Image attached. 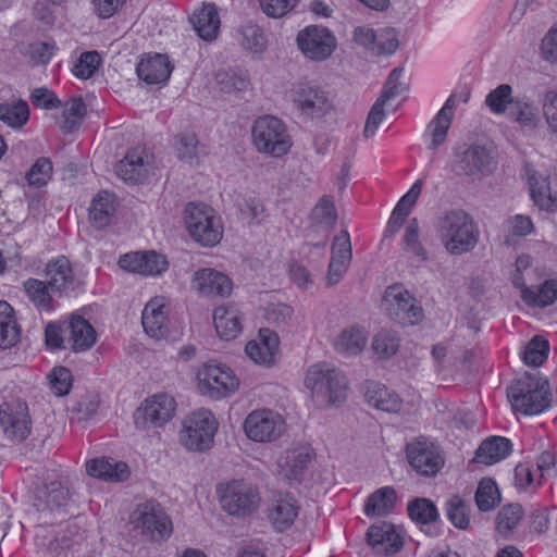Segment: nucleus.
I'll return each mask as SVG.
<instances>
[{
  "mask_svg": "<svg viewBox=\"0 0 557 557\" xmlns=\"http://www.w3.org/2000/svg\"><path fill=\"white\" fill-rule=\"evenodd\" d=\"M470 95V89L468 87H463L459 92L451 94L448 97L442 109L428 125L424 136L430 137V144L428 146L429 149L436 150L446 141L447 133L454 116V110L458 103L468 102Z\"/></svg>",
  "mask_w": 557,
  "mask_h": 557,
  "instance_id": "dca6fc26",
  "label": "nucleus"
},
{
  "mask_svg": "<svg viewBox=\"0 0 557 557\" xmlns=\"http://www.w3.org/2000/svg\"><path fill=\"white\" fill-rule=\"evenodd\" d=\"M191 286L202 296L227 297L232 292L233 283L224 273L211 268H203L195 272Z\"/></svg>",
  "mask_w": 557,
  "mask_h": 557,
  "instance_id": "412c9836",
  "label": "nucleus"
},
{
  "mask_svg": "<svg viewBox=\"0 0 557 557\" xmlns=\"http://www.w3.org/2000/svg\"><path fill=\"white\" fill-rule=\"evenodd\" d=\"M197 377L201 394L213 399L227 397L239 386L238 379L224 364L207 363L199 370Z\"/></svg>",
  "mask_w": 557,
  "mask_h": 557,
  "instance_id": "1a4fd4ad",
  "label": "nucleus"
},
{
  "mask_svg": "<svg viewBox=\"0 0 557 557\" xmlns=\"http://www.w3.org/2000/svg\"><path fill=\"white\" fill-rule=\"evenodd\" d=\"M190 22L200 38L211 41L216 38L220 28V17L214 4H205L194 12Z\"/></svg>",
  "mask_w": 557,
  "mask_h": 557,
  "instance_id": "f704fd0d",
  "label": "nucleus"
},
{
  "mask_svg": "<svg viewBox=\"0 0 557 557\" xmlns=\"http://www.w3.org/2000/svg\"><path fill=\"white\" fill-rule=\"evenodd\" d=\"M66 331L67 347L75 352L86 351L96 343L97 334L94 326L79 314L70 317Z\"/></svg>",
  "mask_w": 557,
  "mask_h": 557,
  "instance_id": "bb28decb",
  "label": "nucleus"
},
{
  "mask_svg": "<svg viewBox=\"0 0 557 557\" xmlns=\"http://www.w3.org/2000/svg\"><path fill=\"white\" fill-rule=\"evenodd\" d=\"M28 300L38 311H51L54 309V301L47 281L28 278L23 284Z\"/></svg>",
  "mask_w": 557,
  "mask_h": 557,
  "instance_id": "a19ab883",
  "label": "nucleus"
},
{
  "mask_svg": "<svg viewBox=\"0 0 557 557\" xmlns=\"http://www.w3.org/2000/svg\"><path fill=\"white\" fill-rule=\"evenodd\" d=\"M216 81L221 90L228 94L246 90L250 86L248 76L236 71H221L216 75Z\"/></svg>",
  "mask_w": 557,
  "mask_h": 557,
  "instance_id": "13d9d810",
  "label": "nucleus"
},
{
  "mask_svg": "<svg viewBox=\"0 0 557 557\" xmlns=\"http://www.w3.org/2000/svg\"><path fill=\"white\" fill-rule=\"evenodd\" d=\"M515 98L512 97V87L502 84L487 94L485 104L493 113L503 114L508 111Z\"/></svg>",
  "mask_w": 557,
  "mask_h": 557,
  "instance_id": "864d4df0",
  "label": "nucleus"
},
{
  "mask_svg": "<svg viewBox=\"0 0 557 557\" xmlns=\"http://www.w3.org/2000/svg\"><path fill=\"white\" fill-rule=\"evenodd\" d=\"M219 423L211 411L200 409L191 412L182 422L178 440L190 451H207L214 442Z\"/></svg>",
  "mask_w": 557,
  "mask_h": 557,
  "instance_id": "20e7f679",
  "label": "nucleus"
},
{
  "mask_svg": "<svg viewBox=\"0 0 557 557\" xmlns=\"http://www.w3.org/2000/svg\"><path fill=\"white\" fill-rule=\"evenodd\" d=\"M136 527L153 542L168 540L173 531L172 521L160 504L148 502L138 506Z\"/></svg>",
  "mask_w": 557,
  "mask_h": 557,
  "instance_id": "ddd939ff",
  "label": "nucleus"
},
{
  "mask_svg": "<svg viewBox=\"0 0 557 557\" xmlns=\"http://www.w3.org/2000/svg\"><path fill=\"white\" fill-rule=\"evenodd\" d=\"M507 397L515 411L525 416L539 414L550 406L548 381L539 372H525L507 388Z\"/></svg>",
  "mask_w": 557,
  "mask_h": 557,
  "instance_id": "f03ea898",
  "label": "nucleus"
},
{
  "mask_svg": "<svg viewBox=\"0 0 557 557\" xmlns=\"http://www.w3.org/2000/svg\"><path fill=\"white\" fill-rule=\"evenodd\" d=\"M548 351V342L543 336L535 335L524 347L522 358L525 364L539 367L546 360Z\"/></svg>",
  "mask_w": 557,
  "mask_h": 557,
  "instance_id": "5fc2aeb1",
  "label": "nucleus"
},
{
  "mask_svg": "<svg viewBox=\"0 0 557 557\" xmlns=\"http://www.w3.org/2000/svg\"><path fill=\"white\" fill-rule=\"evenodd\" d=\"M175 149L180 160L194 163L203 152V147L194 133H182L175 137Z\"/></svg>",
  "mask_w": 557,
  "mask_h": 557,
  "instance_id": "49530a36",
  "label": "nucleus"
},
{
  "mask_svg": "<svg viewBox=\"0 0 557 557\" xmlns=\"http://www.w3.org/2000/svg\"><path fill=\"white\" fill-rule=\"evenodd\" d=\"M150 171L151 164L144 154V150L139 148L129 150L115 166L116 174L123 181L131 183H141L148 177Z\"/></svg>",
  "mask_w": 557,
  "mask_h": 557,
  "instance_id": "a878e982",
  "label": "nucleus"
},
{
  "mask_svg": "<svg viewBox=\"0 0 557 557\" xmlns=\"http://www.w3.org/2000/svg\"><path fill=\"white\" fill-rule=\"evenodd\" d=\"M407 511L412 521L421 524H429L438 518L436 506L428 498H416L409 502Z\"/></svg>",
  "mask_w": 557,
  "mask_h": 557,
  "instance_id": "8fccbe9b",
  "label": "nucleus"
},
{
  "mask_svg": "<svg viewBox=\"0 0 557 557\" xmlns=\"http://www.w3.org/2000/svg\"><path fill=\"white\" fill-rule=\"evenodd\" d=\"M523 515L524 511L520 504H508L503 506L496 518L498 532L503 534L511 532L519 524Z\"/></svg>",
  "mask_w": 557,
  "mask_h": 557,
  "instance_id": "4d7b16f0",
  "label": "nucleus"
},
{
  "mask_svg": "<svg viewBox=\"0 0 557 557\" xmlns=\"http://www.w3.org/2000/svg\"><path fill=\"white\" fill-rule=\"evenodd\" d=\"M448 520L458 529L467 530L470 525V508L459 496H454L446 503Z\"/></svg>",
  "mask_w": 557,
  "mask_h": 557,
  "instance_id": "6e6d98bb",
  "label": "nucleus"
},
{
  "mask_svg": "<svg viewBox=\"0 0 557 557\" xmlns=\"http://www.w3.org/2000/svg\"><path fill=\"white\" fill-rule=\"evenodd\" d=\"M242 46L253 53H261L267 47V39L263 30L253 24H248L242 29Z\"/></svg>",
  "mask_w": 557,
  "mask_h": 557,
  "instance_id": "052dcab7",
  "label": "nucleus"
},
{
  "mask_svg": "<svg viewBox=\"0 0 557 557\" xmlns=\"http://www.w3.org/2000/svg\"><path fill=\"white\" fill-rule=\"evenodd\" d=\"M305 385L319 407L344 401L347 396L348 381L345 374L327 363L311 366L306 374Z\"/></svg>",
  "mask_w": 557,
  "mask_h": 557,
  "instance_id": "7ed1b4c3",
  "label": "nucleus"
},
{
  "mask_svg": "<svg viewBox=\"0 0 557 557\" xmlns=\"http://www.w3.org/2000/svg\"><path fill=\"white\" fill-rule=\"evenodd\" d=\"M50 387L57 396L66 395L72 387V373L64 367H58L49 375Z\"/></svg>",
  "mask_w": 557,
  "mask_h": 557,
  "instance_id": "0e129e2a",
  "label": "nucleus"
},
{
  "mask_svg": "<svg viewBox=\"0 0 557 557\" xmlns=\"http://www.w3.org/2000/svg\"><path fill=\"white\" fill-rule=\"evenodd\" d=\"M492 161L491 152L484 146L465 145L456 152L455 171L459 175H483L490 171Z\"/></svg>",
  "mask_w": 557,
  "mask_h": 557,
  "instance_id": "6ab92c4d",
  "label": "nucleus"
},
{
  "mask_svg": "<svg viewBox=\"0 0 557 557\" xmlns=\"http://www.w3.org/2000/svg\"><path fill=\"white\" fill-rule=\"evenodd\" d=\"M296 42L304 57L314 62L327 60L337 48L334 34L321 25H309L299 30Z\"/></svg>",
  "mask_w": 557,
  "mask_h": 557,
  "instance_id": "6e6552de",
  "label": "nucleus"
},
{
  "mask_svg": "<svg viewBox=\"0 0 557 557\" xmlns=\"http://www.w3.org/2000/svg\"><path fill=\"white\" fill-rule=\"evenodd\" d=\"M383 305L391 319L404 325L417 324L423 318V310L416 298L399 285L386 289Z\"/></svg>",
  "mask_w": 557,
  "mask_h": 557,
  "instance_id": "9b49d317",
  "label": "nucleus"
},
{
  "mask_svg": "<svg viewBox=\"0 0 557 557\" xmlns=\"http://www.w3.org/2000/svg\"><path fill=\"white\" fill-rule=\"evenodd\" d=\"M475 504L481 511H490L500 502V493L492 479H482L478 485Z\"/></svg>",
  "mask_w": 557,
  "mask_h": 557,
  "instance_id": "09e8293b",
  "label": "nucleus"
},
{
  "mask_svg": "<svg viewBox=\"0 0 557 557\" xmlns=\"http://www.w3.org/2000/svg\"><path fill=\"white\" fill-rule=\"evenodd\" d=\"M248 438L258 443L275 441L284 430L282 417L271 410L262 409L250 412L244 421Z\"/></svg>",
  "mask_w": 557,
  "mask_h": 557,
  "instance_id": "f3484780",
  "label": "nucleus"
},
{
  "mask_svg": "<svg viewBox=\"0 0 557 557\" xmlns=\"http://www.w3.org/2000/svg\"><path fill=\"white\" fill-rule=\"evenodd\" d=\"M176 403L168 394H156L147 398L134 412L137 429L159 428L170 421L175 412Z\"/></svg>",
  "mask_w": 557,
  "mask_h": 557,
  "instance_id": "f8f14e48",
  "label": "nucleus"
},
{
  "mask_svg": "<svg viewBox=\"0 0 557 557\" xmlns=\"http://www.w3.org/2000/svg\"><path fill=\"white\" fill-rule=\"evenodd\" d=\"M312 220L319 224L332 226L335 224L337 213L331 197L324 196L313 208L311 213Z\"/></svg>",
  "mask_w": 557,
  "mask_h": 557,
  "instance_id": "e2e57ef3",
  "label": "nucleus"
},
{
  "mask_svg": "<svg viewBox=\"0 0 557 557\" xmlns=\"http://www.w3.org/2000/svg\"><path fill=\"white\" fill-rule=\"evenodd\" d=\"M507 114L509 119L522 126L535 127L536 125V114L531 101L527 97H516Z\"/></svg>",
  "mask_w": 557,
  "mask_h": 557,
  "instance_id": "3c124183",
  "label": "nucleus"
},
{
  "mask_svg": "<svg viewBox=\"0 0 557 557\" xmlns=\"http://www.w3.org/2000/svg\"><path fill=\"white\" fill-rule=\"evenodd\" d=\"M52 175V164L47 158H39L26 172L25 178L29 186L42 187Z\"/></svg>",
  "mask_w": 557,
  "mask_h": 557,
  "instance_id": "bf43d9fd",
  "label": "nucleus"
},
{
  "mask_svg": "<svg viewBox=\"0 0 557 557\" xmlns=\"http://www.w3.org/2000/svg\"><path fill=\"white\" fill-rule=\"evenodd\" d=\"M398 47V39L393 29L377 32L373 54H392Z\"/></svg>",
  "mask_w": 557,
  "mask_h": 557,
  "instance_id": "338daca9",
  "label": "nucleus"
},
{
  "mask_svg": "<svg viewBox=\"0 0 557 557\" xmlns=\"http://www.w3.org/2000/svg\"><path fill=\"white\" fill-rule=\"evenodd\" d=\"M251 134L252 143L261 153L277 158L286 154L292 147L285 124L272 115L258 117L253 123Z\"/></svg>",
  "mask_w": 557,
  "mask_h": 557,
  "instance_id": "423d86ee",
  "label": "nucleus"
},
{
  "mask_svg": "<svg viewBox=\"0 0 557 557\" xmlns=\"http://www.w3.org/2000/svg\"><path fill=\"white\" fill-rule=\"evenodd\" d=\"M47 284L51 293L59 297H71L83 289V281L65 256H59L49 260L44 270Z\"/></svg>",
  "mask_w": 557,
  "mask_h": 557,
  "instance_id": "9d476101",
  "label": "nucleus"
},
{
  "mask_svg": "<svg viewBox=\"0 0 557 557\" xmlns=\"http://www.w3.org/2000/svg\"><path fill=\"white\" fill-rule=\"evenodd\" d=\"M293 101L300 113L310 119H321L334 109L331 92L317 85H300L295 91Z\"/></svg>",
  "mask_w": 557,
  "mask_h": 557,
  "instance_id": "2eb2a0df",
  "label": "nucleus"
},
{
  "mask_svg": "<svg viewBox=\"0 0 557 557\" xmlns=\"http://www.w3.org/2000/svg\"><path fill=\"white\" fill-rule=\"evenodd\" d=\"M529 528L531 532L544 533L548 530V508L539 504L531 505L528 511Z\"/></svg>",
  "mask_w": 557,
  "mask_h": 557,
  "instance_id": "69168bd1",
  "label": "nucleus"
},
{
  "mask_svg": "<svg viewBox=\"0 0 557 557\" xmlns=\"http://www.w3.org/2000/svg\"><path fill=\"white\" fill-rule=\"evenodd\" d=\"M216 333L226 341L235 338L242 331L240 317L234 306H221L213 312Z\"/></svg>",
  "mask_w": 557,
  "mask_h": 557,
  "instance_id": "e433bc0d",
  "label": "nucleus"
},
{
  "mask_svg": "<svg viewBox=\"0 0 557 557\" xmlns=\"http://www.w3.org/2000/svg\"><path fill=\"white\" fill-rule=\"evenodd\" d=\"M163 304L159 300L149 301L141 314V323L145 332L153 338H162L168 333L166 318L163 311Z\"/></svg>",
  "mask_w": 557,
  "mask_h": 557,
  "instance_id": "58836bf2",
  "label": "nucleus"
},
{
  "mask_svg": "<svg viewBox=\"0 0 557 557\" xmlns=\"http://www.w3.org/2000/svg\"><path fill=\"white\" fill-rule=\"evenodd\" d=\"M407 457L410 466L423 476H434L444 466L438 447L428 442L408 444Z\"/></svg>",
  "mask_w": 557,
  "mask_h": 557,
  "instance_id": "a211bd4d",
  "label": "nucleus"
},
{
  "mask_svg": "<svg viewBox=\"0 0 557 557\" xmlns=\"http://www.w3.org/2000/svg\"><path fill=\"white\" fill-rule=\"evenodd\" d=\"M0 425L13 442H23L30 433L32 420L25 401L13 399L0 406Z\"/></svg>",
  "mask_w": 557,
  "mask_h": 557,
  "instance_id": "4468645a",
  "label": "nucleus"
},
{
  "mask_svg": "<svg viewBox=\"0 0 557 557\" xmlns=\"http://www.w3.org/2000/svg\"><path fill=\"white\" fill-rule=\"evenodd\" d=\"M419 222L417 218L409 221L403 236V248L406 252L410 253L419 263L429 260V252L420 240Z\"/></svg>",
  "mask_w": 557,
  "mask_h": 557,
  "instance_id": "c03bdc74",
  "label": "nucleus"
},
{
  "mask_svg": "<svg viewBox=\"0 0 557 557\" xmlns=\"http://www.w3.org/2000/svg\"><path fill=\"white\" fill-rule=\"evenodd\" d=\"M422 184V180H418L411 186V188L399 199L388 220L385 230V236H393L399 231L421 194Z\"/></svg>",
  "mask_w": 557,
  "mask_h": 557,
  "instance_id": "7c9ffc66",
  "label": "nucleus"
},
{
  "mask_svg": "<svg viewBox=\"0 0 557 557\" xmlns=\"http://www.w3.org/2000/svg\"><path fill=\"white\" fill-rule=\"evenodd\" d=\"M529 185L531 198L540 209L557 211V190L553 191L548 177L534 173L529 178Z\"/></svg>",
  "mask_w": 557,
  "mask_h": 557,
  "instance_id": "c9c22d12",
  "label": "nucleus"
},
{
  "mask_svg": "<svg viewBox=\"0 0 557 557\" xmlns=\"http://www.w3.org/2000/svg\"><path fill=\"white\" fill-rule=\"evenodd\" d=\"M367 343V336L363 330L350 327L344 330L335 339V350L345 356H356L362 351Z\"/></svg>",
  "mask_w": 557,
  "mask_h": 557,
  "instance_id": "37998d69",
  "label": "nucleus"
},
{
  "mask_svg": "<svg viewBox=\"0 0 557 557\" xmlns=\"http://www.w3.org/2000/svg\"><path fill=\"white\" fill-rule=\"evenodd\" d=\"M352 257L350 236L342 231L333 239L331 247V261L327 271V284H337L347 272Z\"/></svg>",
  "mask_w": 557,
  "mask_h": 557,
  "instance_id": "4be33fe9",
  "label": "nucleus"
},
{
  "mask_svg": "<svg viewBox=\"0 0 557 557\" xmlns=\"http://www.w3.org/2000/svg\"><path fill=\"white\" fill-rule=\"evenodd\" d=\"M367 541L379 555L395 554L403 546L399 534L386 522L371 525L367 532Z\"/></svg>",
  "mask_w": 557,
  "mask_h": 557,
  "instance_id": "cd10ccee",
  "label": "nucleus"
},
{
  "mask_svg": "<svg viewBox=\"0 0 557 557\" xmlns=\"http://www.w3.org/2000/svg\"><path fill=\"white\" fill-rule=\"evenodd\" d=\"M71 492L61 481H51L37 486L34 493V506L38 511H55L67 506Z\"/></svg>",
  "mask_w": 557,
  "mask_h": 557,
  "instance_id": "5701e85b",
  "label": "nucleus"
},
{
  "mask_svg": "<svg viewBox=\"0 0 557 557\" xmlns=\"http://www.w3.org/2000/svg\"><path fill=\"white\" fill-rule=\"evenodd\" d=\"M29 117L27 102L20 100L13 103L0 104V120L13 128L22 127Z\"/></svg>",
  "mask_w": 557,
  "mask_h": 557,
  "instance_id": "de8ad7c7",
  "label": "nucleus"
},
{
  "mask_svg": "<svg viewBox=\"0 0 557 557\" xmlns=\"http://www.w3.org/2000/svg\"><path fill=\"white\" fill-rule=\"evenodd\" d=\"M216 493L224 511L231 516L246 517L260 505L258 487L246 480H231L220 483Z\"/></svg>",
  "mask_w": 557,
  "mask_h": 557,
  "instance_id": "39448f33",
  "label": "nucleus"
},
{
  "mask_svg": "<svg viewBox=\"0 0 557 557\" xmlns=\"http://www.w3.org/2000/svg\"><path fill=\"white\" fill-rule=\"evenodd\" d=\"M437 233L445 249L450 255L470 252L480 238V230L473 218L463 210L444 212L437 221Z\"/></svg>",
  "mask_w": 557,
  "mask_h": 557,
  "instance_id": "f257e3e1",
  "label": "nucleus"
},
{
  "mask_svg": "<svg viewBox=\"0 0 557 557\" xmlns=\"http://www.w3.org/2000/svg\"><path fill=\"white\" fill-rule=\"evenodd\" d=\"M172 71L173 65L169 58L161 53L147 54L136 66L138 78L148 85L165 83Z\"/></svg>",
  "mask_w": 557,
  "mask_h": 557,
  "instance_id": "b1692460",
  "label": "nucleus"
},
{
  "mask_svg": "<svg viewBox=\"0 0 557 557\" xmlns=\"http://www.w3.org/2000/svg\"><path fill=\"white\" fill-rule=\"evenodd\" d=\"M101 63L100 54L97 51H86L81 54L74 64L73 74L82 79L90 78Z\"/></svg>",
  "mask_w": 557,
  "mask_h": 557,
  "instance_id": "680f3d73",
  "label": "nucleus"
},
{
  "mask_svg": "<svg viewBox=\"0 0 557 557\" xmlns=\"http://www.w3.org/2000/svg\"><path fill=\"white\" fill-rule=\"evenodd\" d=\"M277 349V335L269 329H261L258 341L248 342L245 352L255 363L270 367L274 363Z\"/></svg>",
  "mask_w": 557,
  "mask_h": 557,
  "instance_id": "393cba45",
  "label": "nucleus"
},
{
  "mask_svg": "<svg viewBox=\"0 0 557 557\" xmlns=\"http://www.w3.org/2000/svg\"><path fill=\"white\" fill-rule=\"evenodd\" d=\"M396 502V491L392 486H384L367 498L363 512L368 517H384L393 511Z\"/></svg>",
  "mask_w": 557,
  "mask_h": 557,
  "instance_id": "4c0bfd02",
  "label": "nucleus"
},
{
  "mask_svg": "<svg viewBox=\"0 0 557 557\" xmlns=\"http://www.w3.org/2000/svg\"><path fill=\"white\" fill-rule=\"evenodd\" d=\"M117 208V200L114 194L107 190L100 191L91 201L89 208V219L97 228L108 226Z\"/></svg>",
  "mask_w": 557,
  "mask_h": 557,
  "instance_id": "473e14b6",
  "label": "nucleus"
},
{
  "mask_svg": "<svg viewBox=\"0 0 557 557\" xmlns=\"http://www.w3.org/2000/svg\"><path fill=\"white\" fill-rule=\"evenodd\" d=\"M399 348V337L393 331L381 330L372 339L371 349L380 360H387L396 355Z\"/></svg>",
  "mask_w": 557,
  "mask_h": 557,
  "instance_id": "a18cd8bd",
  "label": "nucleus"
},
{
  "mask_svg": "<svg viewBox=\"0 0 557 557\" xmlns=\"http://www.w3.org/2000/svg\"><path fill=\"white\" fill-rule=\"evenodd\" d=\"M312 457L308 445L288 448L277 461L278 473L289 482H300Z\"/></svg>",
  "mask_w": 557,
  "mask_h": 557,
  "instance_id": "aec40b11",
  "label": "nucleus"
},
{
  "mask_svg": "<svg viewBox=\"0 0 557 557\" xmlns=\"http://www.w3.org/2000/svg\"><path fill=\"white\" fill-rule=\"evenodd\" d=\"M87 113L86 104L82 98H72L63 108L61 127L72 132L79 127Z\"/></svg>",
  "mask_w": 557,
  "mask_h": 557,
  "instance_id": "603ef678",
  "label": "nucleus"
},
{
  "mask_svg": "<svg viewBox=\"0 0 557 557\" xmlns=\"http://www.w3.org/2000/svg\"><path fill=\"white\" fill-rule=\"evenodd\" d=\"M521 299L529 306L547 307L557 299V281L546 280L539 287L527 286L521 292Z\"/></svg>",
  "mask_w": 557,
  "mask_h": 557,
  "instance_id": "79ce46f5",
  "label": "nucleus"
},
{
  "mask_svg": "<svg viewBox=\"0 0 557 557\" xmlns=\"http://www.w3.org/2000/svg\"><path fill=\"white\" fill-rule=\"evenodd\" d=\"M32 103L40 109L52 110L61 107V101L57 95L48 88H35L30 95Z\"/></svg>",
  "mask_w": 557,
  "mask_h": 557,
  "instance_id": "774afa93",
  "label": "nucleus"
},
{
  "mask_svg": "<svg viewBox=\"0 0 557 557\" xmlns=\"http://www.w3.org/2000/svg\"><path fill=\"white\" fill-rule=\"evenodd\" d=\"M21 330L14 317V310L4 300L0 301V348L13 347L20 339Z\"/></svg>",
  "mask_w": 557,
  "mask_h": 557,
  "instance_id": "ea45409f",
  "label": "nucleus"
},
{
  "mask_svg": "<svg viewBox=\"0 0 557 557\" xmlns=\"http://www.w3.org/2000/svg\"><path fill=\"white\" fill-rule=\"evenodd\" d=\"M364 397L369 405L386 412H397L401 407L399 396L394 391L375 381H367L364 383Z\"/></svg>",
  "mask_w": 557,
  "mask_h": 557,
  "instance_id": "c756f323",
  "label": "nucleus"
},
{
  "mask_svg": "<svg viewBox=\"0 0 557 557\" xmlns=\"http://www.w3.org/2000/svg\"><path fill=\"white\" fill-rule=\"evenodd\" d=\"M512 451V443L504 436L484 440L475 451L474 462L494 465L507 458Z\"/></svg>",
  "mask_w": 557,
  "mask_h": 557,
  "instance_id": "2f4dec72",
  "label": "nucleus"
},
{
  "mask_svg": "<svg viewBox=\"0 0 557 557\" xmlns=\"http://www.w3.org/2000/svg\"><path fill=\"white\" fill-rule=\"evenodd\" d=\"M86 470L90 476L111 482L124 481L128 476V467L125 462H112L104 457L88 460Z\"/></svg>",
  "mask_w": 557,
  "mask_h": 557,
  "instance_id": "72a5a7b5",
  "label": "nucleus"
},
{
  "mask_svg": "<svg viewBox=\"0 0 557 557\" xmlns=\"http://www.w3.org/2000/svg\"><path fill=\"white\" fill-rule=\"evenodd\" d=\"M299 507L289 494L280 495L269 507V520L275 530L283 532L292 527L298 516Z\"/></svg>",
  "mask_w": 557,
  "mask_h": 557,
  "instance_id": "c85d7f7f",
  "label": "nucleus"
},
{
  "mask_svg": "<svg viewBox=\"0 0 557 557\" xmlns=\"http://www.w3.org/2000/svg\"><path fill=\"white\" fill-rule=\"evenodd\" d=\"M184 221L191 238L202 246H215L223 236L220 219L203 203L189 202L184 211Z\"/></svg>",
  "mask_w": 557,
  "mask_h": 557,
  "instance_id": "0eeeda50",
  "label": "nucleus"
}]
</instances>
